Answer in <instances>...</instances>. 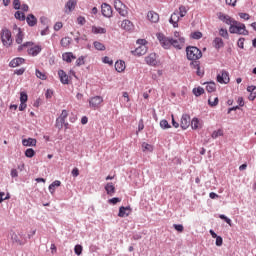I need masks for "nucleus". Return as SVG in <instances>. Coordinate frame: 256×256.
<instances>
[{
  "mask_svg": "<svg viewBox=\"0 0 256 256\" xmlns=\"http://www.w3.org/2000/svg\"><path fill=\"white\" fill-rule=\"evenodd\" d=\"M192 39H201L203 37V33L201 32H194L191 34Z\"/></svg>",
  "mask_w": 256,
  "mask_h": 256,
  "instance_id": "13d9d810",
  "label": "nucleus"
},
{
  "mask_svg": "<svg viewBox=\"0 0 256 256\" xmlns=\"http://www.w3.org/2000/svg\"><path fill=\"white\" fill-rule=\"evenodd\" d=\"M15 18L18 19V21H25V13L17 11L15 13Z\"/></svg>",
  "mask_w": 256,
  "mask_h": 256,
  "instance_id": "c03bdc74",
  "label": "nucleus"
},
{
  "mask_svg": "<svg viewBox=\"0 0 256 256\" xmlns=\"http://www.w3.org/2000/svg\"><path fill=\"white\" fill-rule=\"evenodd\" d=\"M55 187H61V181L56 180L49 185V191H50L51 195H53V193H55Z\"/></svg>",
  "mask_w": 256,
  "mask_h": 256,
  "instance_id": "7c9ffc66",
  "label": "nucleus"
},
{
  "mask_svg": "<svg viewBox=\"0 0 256 256\" xmlns=\"http://www.w3.org/2000/svg\"><path fill=\"white\" fill-rule=\"evenodd\" d=\"M13 7H14V9H16V10L21 9V1H19V0H14V1H13Z\"/></svg>",
  "mask_w": 256,
  "mask_h": 256,
  "instance_id": "680f3d73",
  "label": "nucleus"
},
{
  "mask_svg": "<svg viewBox=\"0 0 256 256\" xmlns=\"http://www.w3.org/2000/svg\"><path fill=\"white\" fill-rule=\"evenodd\" d=\"M28 53L32 55V57H37V55L41 53V46H34L28 49Z\"/></svg>",
  "mask_w": 256,
  "mask_h": 256,
  "instance_id": "a878e982",
  "label": "nucleus"
},
{
  "mask_svg": "<svg viewBox=\"0 0 256 256\" xmlns=\"http://www.w3.org/2000/svg\"><path fill=\"white\" fill-rule=\"evenodd\" d=\"M17 35L15 38V41L18 45H21V43H23V31H21V28H17Z\"/></svg>",
  "mask_w": 256,
  "mask_h": 256,
  "instance_id": "72a5a7b5",
  "label": "nucleus"
},
{
  "mask_svg": "<svg viewBox=\"0 0 256 256\" xmlns=\"http://www.w3.org/2000/svg\"><path fill=\"white\" fill-rule=\"evenodd\" d=\"M229 33L236 34V35H249V31L245 24L235 21L232 26L229 27Z\"/></svg>",
  "mask_w": 256,
  "mask_h": 256,
  "instance_id": "f03ea898",
  "label": "nucleus"
},
{
  "mask_svg": "<svg viewBox=\"0 0 256 256\" xmlns=\"http://www.w3.org/2000/svg\"><path fill=\"white\" fill-rule=\"evenodd\" d=\"M67 117H69V112H67V110H62V113L58 119H59V121L65 122Z\"/></svg>",
  "mask_w": 256,
  "mask_h": 256,
  "instance_id": "49530a36",
  "label": "nucleus"
},
{
  "mask_svg": "<svg viewBox=\"0 0 256 256\" xmlns=\"http://www.w3.org/2000/svg\"><path fill=\"white\" fill-rule=\"evenodd\" d=\"M108 203H110L111 205H117V203H121V199L120 198H111L108 200Z\"/></svg>",
  "mask_w": 256,
  "mask_h": 256,
  "instance_id": "4d7b16f0",
  "label": "nucleus"
},
{
  "mask_svg": "<svg viewBox=\"0 0 256 256\" xmlns=\"http://www.w3.org/2000/svg\"><path fill=\"white\" fill-rule=\"evenodd\" d=\"M217 82L221 83L222 85H227L230 81L231 78H229V72L227 70H221L218 75H217Z\"/></svg>",
  "mask_w": 256,
  "mask_h": 256,
  "instance_id": "423d86ee",
  "label": "nucleus"
},
{
  "mask_svg": "<svg viewBox=\"0 0 256 256\" xmlns=\"http://www.w3.org/2000/svg\"><path fill=\"white\" fill-rule=\"evenodd\" d=\"M10 237L12 243H16V245H25V243H27V239L21 238V236L13 231L10 232Z\"/></svg>",
  "mask_w": 256,
  "mask_h": 256,
  "instance_id": "1a4fd4ad",
  "label": "nucleus"
},
{
  "mask_svg": "<svg viewBox=\"0 0 256 256\" xmlns=\"http://www.w3.org/2000/svg\"><path fill=\"white\" fill-rule=\"evenodd\" d=\"M0 38L4 47H11L13 45V36L11 31L7 28H3L0 32Z\"/></svg>",
  "mask_w": 256,
  "mask_h": 256,
  "instance_id": "7ed1b4c3",
  "label": "nucleus"
},
{
  "mask_svg": "<svg viewBox=\"0 0 256 256\" xmlns=\"http://www.w3.org/2000/svg\"><path fill=\"white\" fill-rule=\"evenodd\" d=\"M77 23H78V25H85V23H87V20L85 19V17L79 16L77 18Z\"/></svg>",
  "mask_w": 256,
  "mask_h": 256,
  "instance_id": "bf43d9fd",
  "label": "nucleus"
},
{
  "mask_svg": "<svg viewBox=\"0 0 256 256\" xmlns=\"http://www.w3.org/2000/svg\"><path fill=\"white\" fill-rule=\"evenodd\" d=\"M160 127L161 129H171V125L167 120H161L160 121Z\"/></svg>",
  "mask_w": 256,
  "mask_h": 256,
  "instance_id": "a18cd8bd",
  "label": "nucleus"
},
{
  "mask_svg": "<svg viewBox=\"0 0 256 256\" xmlns=\"http://www.w3.org/2000/svg\"><path fill=\"white\" fill-rule=\"evenodd\" d=\"M186 57L188 61H199L203 57V53L195 46L186 48Z\"/></svg>",
  "mask_w": 256,
  "mask_h": 256,
  "instance_id": "f257e3e1",
  "label": "nucleus"
},
{
  "mask_svg": "<svg viewBox=\"0 0 256 256\" xmlns=\"http://www.w3.org/2000/svg\"><path fill=\"white\" fill-rule=\"evenodd\" d=\"M76 65H77V67H81V65H85V58L83 56L79 57L76 60Z\"/></svg>",
  "mask_w": 256,
  "mask_h": 256,
  "instance_id": "5fc2aeb1",
  "label": "nucleus"
},
{
  "mask_svg": "<svg viewBox=\"0 0 256 256\" xmlns=\"http://www.w3.org/2000/svg\"><path fill=\"white\" fill-rule=\"evenodd\" d=\"M105 191L110 197L115 195V185H113V182H109L105 185Z\"/></svg>",
  "mask_w": 256,
  "mask_h": 256,
  "instance_id": "6ab92c4d",
  "label": "nucleus"
},
{
  "mask_svg": "<svg viewBox=\"0 0 256 256\" xmlns=\"http://www.w3.org/2000/svg\"><path fill=\"white\" fill-rule=\"evenodd\" d=\"M23 63H25V59L20 57L14 58L13 60L10 61L9 67H13V68L19 67V65H23Z\"/></svg>",
  "mask_w": 256,
  "mask_h": 256,
  "instance_id": "aec40b11",
  "label": "nucleus"
},
{
  "mask_svg": "<svg viewBox=\"0 0 256 256\" xmlns=\"http://www.w3.org/2000/svg\"><path fill=\"white\" fill-rule=\"evenodd\" d=\"M213 45L215 49H221L222 47L225 46V43L223 42L222 38L216 37L213 41Z\"/></svg>",
  "mask_w": 256,
  "mask_h": 256,
  "instance_id": "bb28decb",
  "label": "nucleus"
},
{
  "mask_svg": "<svg viewBox=\"0 0 256 256\" xmlns=\"http://www.w3.org/2000/svg\"><path fill=\"white\" fill-rule=\"evenodd\" d=\"M173 227L176 231H178V233H183V231H185L183 224H174Z\"/></svg>",
  "mask_w": 256,
  "mask_h": 256,
  "instance_id": "3c124183",
  "label": "nucleus"
},
{
  "mask_svg": "<svg viewBox=\"0 0 256 256\" xmlns=\"http://www.w3.org/2000/svg\"><path fill=\"white\" fill-rule=\"evenodd\" d=\"M60 29H63V22H56L54 25V31H60Z\"/></svg>",
  "mask_w": 256,
  "mask_h": 256,
  "instance_id": "052dcab7",
  "label": "nucleus"
},
{
  "mask_svg": "<svg viewBox=\"0 0 256 256\" xmlns=\"http://www.w3.org/2000/svg\"><path fill=\"white\" fill-rule=\"evenodd\" d=\"M220 21H223V23H226V25H230V27L233 26L235 23V19L231 18L229 15L221 14L219 16Z\"/></svg>",
  "mask_w": 256,
  "mask_h": 256,
  "instance_id": "ddd939ff",
  "label": "nucleus"
},
{
  "mask_svg": "<svg viewBox=\"0 0 256 256\" xmlns=\"http://www.w3.org/2000/svg\"><path fill=\"white\" fill-rule=\"evenodd\" d=\"M217 89V84H215V82H208L206 85V91H208V93H213L215 92Z\"/></svg>",
  "mask_w": 256,
  "mask_h": 256,
  "instance_id": "2f4dec72",
  "label": "nucleus"
},
{
  "mask_svg": "<svg viewBox=\"0 0 256 256\" xmlns=\"http://www.w3.org/2000/svg\"><path fill=\"white\" fill-rule=\"evenodd\" d=\"M147 19L150 20L151 23H159V14L155 11H149Z\"/></svg>",
  "mask_w": 256,
  "mask_h": 256,
  "instance_id": "dca6fc26",
  "label": "nucleus"
},
{
  "mask_svg": "<svg viewBox=\"0 0 256 256\" xmlns=\"http://www.w3.org/2000/svg\"><path fill=\"white\" fill-rule=\"evenodd\" d=\"M74 253L76 255H81V253H83V246L77 244L75 247H74Z\"/></svg>",
  "mask_w": 256,
  "mask_h": 256,
  "instance_id": "8fccbe9b",
  "label": "nucleus"
},
{
  "mask_svg": "<svg viewBox=\"0 0 256 256\" xmlns=\"http://www.w3.org/2000/svg\"><path fill=\"white\" fill-rule=\"evenodd\" d=\"M115 69L118 73H123L125 71V61L120 60L115 63Z\"/></svg>",
  "mask_w": 256,
  "mask_h": 256,
  "instance_id": "b1692460",
  "label": "nucleus"
},
{
  "mask_svg": "<svg viewBox=\"0 0 256 256\" xmlns=\"http://www.w3.org/2000/svg\"><path fill=\"white\" fill-rule=\"evenodd\" d=\"M36 77L38 79H41L42 81H46L47 79V73L41 72L39 69H36Z\"/></svg>",
  "mask_w": 256,
  "mask_h": 256,
  "instance_id": "e433bc0d",
  "label": "nucleus"
},
{
  "mask_svg": "<svg viewBox=\"0 0 256 256\" xmlns=\"http://www.w3.org/2000/svg\"><path fill=\"white\" fill-rule=\"evenodd\" d=\"M58 77L63 85H69V76L67 73H65V71L59 70Z\"/></svg>",
  "mask_w": 256,
  "mask_h": 256,
  "instance_id": "4468645a",
  "label": "nucleus"
},
{
  "mask_svg": "<svg viewBox=\"0 0 256 256\" xmlns=\"http://www.w3.org/2000/svg\"><path fill=\"white\" fill-rule=\"evenodd\" d=\"M121 28L125 31H131V29H133V23L129 20H123L121 23Z\"/></svg>",
  "mask_w": 256,
  "mask_h": 256,
  "instance_id": "393cba45",
  "label": "nucleus"
},
{
  "mask_svg": "<svg viewBox=\"0 0 256 256\" xmlns=\"http://www.w3.org/2000/svg\"><path fill=\"white\" fill-rule=\"evenodd\" d=\"M63 125H65V121L59 120V118L56 119L55 127L57 129H63Z\"/></svg>",
  "mask_w": 256,
  "mask_h": 256,
  "instance_id": "603ef678",
  "label": "nucleus"
},
{
  "mask_svg": "<svg viewBox=\"0 0 256 256\" xmlns=\"http://www.w3.org/2000/svg\"><path fill=\"white\" fill-rule=\"evenodd\" d=\"M178 15L180 17H185V15H187V7H185L184 5H181L178 10Z\"/></svg>",
  "mask_w": 256,
  "mask_h": 256,
  "instance_id": "a19ab883",
  "label": "nucleus"
},
{
  "mask_svg": "<svg viewBox=\"0 0 256 256\" xmlns=\"http://www.w3.org/2000/svg\"><path fill=\"white\" fill-rule=\"evenodd\" d=\"M237 45L240 49H245V38H240L237 42Z\"/></svg>",
  "mask_w": 256,
  "mask_h": 256,
  "instance_id": "6e6d98bb",
  "label": "nucleus"
},
{
  "mask_svg": "<svg viewBox=\"0 0 256 256\" xmlns=\"http://www.w3.org/2000/svg\"><path fill=\"white\" fill-rule=\"evenodd\" d=\"M208 105H210V107H217V105H219V98L210 96L208 99Z\"/></svg>",
  "mask_w": 256,
  "mask_h": 256,
  "instance_id": "c756f323",
  "label": "nucleus"
},
{
  "mask_svg": "<svg viewBox=\"0 0 256 256\" xmlns=\"http://www.w3.org/2000/svg\"><path fill=\"white\" fill-rule=\"evenodd\" d=\"M22 145L24 147H36L37 146V139L28 138L22 140Z\"/></svg>",
  "mask_w": 256,
  "mask_h": 256,
  "instance_id": "a211bd4d",
  "label": "nucleus"
},
{
  "mask_svg": "<svg viewBox=\"0 0 256 256\" xmlns=\"http://www.w3.org/2000/svg\"><path fill=\"white\" fill-rule=\"evenodd\" d=\"M219 35H220V37H223L224 39H229V32L227 31V29L221 28L219 30Z\"/></svg>",
  "mask_w": 256,
  "mask_h": 256,
  "instance_id": "79ce46f5",
  "label": "nucleus"
},
{
  "mask_svg": "<svg viewBox=\"0 0 256 256\" xmlns=\"http://www.w3.org/2000/svg\"><path fill=\"white\" fill-rule=\"evenodd\" d=\"M16 75H23L25 73V68H20L15 70Z\"/></svg>",
  "mask_w": 256,
  "mask_h": 256,
  "instance_id": "774afa93",
  "label": "nucleus"
},
{
  "mask_svg": "<svg viewBox=\"0 0 256 256\" xmlns=\"http://www.w3.org/2000/svg\"><path fill=\"white\" fill-rule=\"evenodd\" d=\"M103 63H106L107 65H112L113 60L111 58H109L108 56H106L103 58Z\"/></svg>",
  "mask_w": 256,
  "mask_h": 256,
  "instance_id": "0e129e2a",
  "label": "nucleus"
},
{
  "mask_svg": "<svg viewBox=\"0 0 256 256\" xmlns=\"http://www.w3.org/2000/svg\"><path fill=\"white\" fill-rule=\"evenodd\" d=\"M26 21L30 27H35L37 25V18L33 14L27 16Z\"/></svg>",
  "mask_w": 256,
  "mask_h": 256,
  "instance_id": "cd10ccee",
  "label": "nucleus"
},
{
  "mask_svg": "<svg viewBox=\"0 0 256 256\" xmlns=\"http://www.w3.org/2000/svg\"><path fill=\"white\" fill-rule=\"evenodd\" d=\"M93 45H94V47H95V49L97 50V51H105V45L103 44V43H101V42H99V41H95L94 43H93Z\"/></svg>",
  "mask_w": 256,
  "mask_h": 256,
  "instance_id": "4c0bfd02",
  "label": "nucleus"
},
{
  "mask_svg": "<svg viewBox=\"0 0 256 256\" xmlns=\"http://www.w3.org/2000/svg\"><path fill=\"white\" fill-rule=\"evenodd\" d=\"M179 11H174L170 17V23L173 24V27H179Z\"/></svg>",
  "mask_w": 256,
  "mask_h": 256,
  "instance_id": "f3484780",
  "label": "nucleus"
},
{
  "mask_svg": "<svg viewBox=\"0 0 256 256\" xmlns=\"http://www.w3.org/2000/svg\"><path fill=\"white\" fill-rule=\"evenodd\" d=\"M193 93L196 97H201V95L205 93V89H203L202 87L194 88Z\"/></svg>",
  "mask_w": 256,
  "mask_h": 256,
  "instance_id": "58836bf2",
  "label": "nucleus"
},
{
  "mask_svg": "<svg viewBox=\"0 0 256 256\" xmlns=\"http://www.w3.org/2000/svg\"><path fill=\"white\" fill-rule=\"evenodd\" d=\"M63 61H66V63H71L73 59H77L75 55H73L71 52H65L62 54Z\"/></svg>",
  "mask_w": 256,
  "mask_h": 256,
  "instance_id": "4be33fe9",
  "label": "nucleus"
},
{
  "mask_svg": "<svg viewBox=\"0 0 256 256\" xmlns=\"http://www.w3.org/2000/svg\"><path fill=\"white\" fill-rule=\"evenodd\" d=\"M92 33H94V35L105 34L107 30L102 27L92 26Z\"/></svg>",
  "mask_w": 256,
  "mask_h": 256,
  "instance_id": "c85d7f7f",
  "label": "nucleus"
},
{
  "mask_svg": "<svg viewBox=\"0 0 256 256\" xmlns=\"http://www.w3.org/2000/svg\"><path fill=\"white\" fill-rule=\"evenodd\" d=\"M157 39L164 49H171L173 47V38L166 37L163 34H157Z\"/></svg>",
  "mask_w": 256,
  "mask_h": 256,
  "instance_id": "20e7f679",
  "label": "nucleus"
},
{
  "mask_svg": "<svg viewBox=\"0 0 256 256\" xmlns=\"http://www.w3.org/2000/svg\"><path fill=\"white\" fill-rule=\"evenodd\" d=\"M211 137L212 139H217V137H223V131L221 129L214 131Z\"/></svg>",
  "mask_w": 256,
  "mask_h": 256,
  "instance_id": "09e8293b",
  "label": "nucleus"
},
{
  "mask_svg": "<svg viewBox=\"0 0 256 256\" xmlns=\"http://www.w3.org/2000/svg\"><path fill=\"white\" fill-rule=\"evenodd\" d=\"M75 7H77V2L75 0H69L65 5V13H71V11L75 9Z\"/></svg>",
  "mask_w": 256,
  "mask_h": 256,
  "instance_id": "412c9836",
  "label": "nucleus"
},
{
  "mask_svg": "<svg viewBox=\"0 0 256 256\" xmlns=\"http://www.w3.org/2000/svg\"><path fill=\"white\" fill-rule=\"evenodd\" d=\"M114 7L119 15H121L122 17H127V6H125V4L121 2V0H115Z\"/></svg>",
  "mask_w": 256,
  "mask_h": 256,
  "instance_id": "0eeeda50",
  "label": "nucleus"
},
{
  "mask_svg": "<svg viewBox=\"0 0 256 256\" xmlns=\"http://www.w3.org/2000/svg\"><path fill=\"white\" fill-rule=\"evenodd\" d=\"M32 43L31 42H26L24 44H21L18 46V52L21 53V51H24V49H27V47H31Z\"/></svg>",
  "mask_w": 256,
  "mask_h": 256,
  "instance_id": "de8ad7c7",
  "label": "nucleus"
},
{
  "mask_svg": "<svg viewBox=\"0 0 256 256\" xmlns=\"http://www.w3.org/2000/svg\"><path fill=\"white\" fill-rule=\"evenodd\" d=\"M190 65H191V67H193V69L197 70L196 73H197L198 77H201L203 75V72H201V66H199L197 61L191 62Z\"/></svg>",
  "mask_w": 256,
  "mask_h": 256,
  "instance_id": "f704fd0d",
  "label": "nucleus"
},
{
  "mask_svg": "<svg viewBox=\"0 0 256 256\" xmlns=\"http://www.w3.org/2000/svg\"><path fill=\"white\" fill-rule=\"evenodd\" d=\"M142 151L145 153L149 151V153L153 152V146L147 142L142 143Z\"/></svg>",
  "mask_w": 256,
  "mask_h": 256,
  "instance_id": "c9c22d12",
  "label": "nucleus"
},
{
  "mask_svg": "<svg viewBox=\"0 0 256 256\" xmlns=\"http://www.w3.org/2000/svg\"><path fill=\"white\" fill-rule=\"evenodd\" d=\"M71 41H72L71 37H64L60 40V45L62 47L67 48L69 47V45H71Z\"/></svg>",
  "mask_w": 256,
  "mask_h": 256,
  "instance_id": "473e14b6",
  "label": "nucleus"
},
{
  "mask_svg": "<svg viewBox=\"0 0 256 256\" xmlns=\"http://www.w3.org/2000/svg\"><path fill=\"white\" fill-rule=\"evenodd\" d=\"M25 156L28 157L29 159H32V157H35V150H33L32 148H28L25 151Z\"/></svg>",
  "mask_w": 256,
  "mask_h": 256,
  "instance_id": "37998d69",
  "label": "nucleus"
},
{
  "mask_svg": "<svg viewBox=\"0 0 256 256\" xmlns=\"http://www.w3.org/2000/svg\"><path fill=\"white\" fill-rule=\"evenodd\" d=\"M102 15L104 17H113V8H111V5L107 4V3H103L102 4Z\"/></svg>",
  "mask_w": 256,
  "mask_h": 256,
  "instance_id": "9d476101",
  "label": "nucleus"
},
{
  "mask_svg": "<svg viewBox=\"0 0 256 256\" xmlns=\"http://www.w3.org/2000/svg\"><path fill=\"white\" fill-rule=\"evenodd\" d=\"M145 61H146L147 65H156L157 64V56L154 53H152L145 58Z\"/></svg>",
  "mask_w": 256,
  "mask_h": 256,
  "instance_id": "5701e85b",
  "label": "nucleus"
},
{
  "mask_svg": "<svg viewBox=\"0 0 256 256\" xmlns=\"http://www.w3.org/2000/svg\"><path fill=\"white\" fill-rule=\"evenodd\" d=\"M101 103H103V97L101 96H95L90 98L89 100V106L91 109H99L101 107Z\"/></svg>",
  "mask_w": 256,
  "mask_h": 256,
  "instance_id": "6e6552de",
  "label": "nucleus"
},
{
  "mask_svg": "<svg viewBox=\"0 0 256 256\" xmlns=\"http://www.w3.org/2000/svg\"><path fill=\"white\" fill-rule=\"evenodd\" d=\"M239 17L241 19H244L245 21H249V19L251 18V16L249 14H247V13H240Z\"/></svg>",
  "mask_w": 256,
  "mask_h": 256,
  "instance_id": "e2e57ef3",
  "label": "nucleus"
},
{
  "mask_svg": "<svg viewBox=\"0 0 256 256\" xmlns=\"http://www.w3.org/2000/svg\"><path fill=\"white\" fill-rule=\"evenodd\" d=\"M27 99H28L27 93L21 92L20 93V103H27Z\"/></svg>",
  "mask_w": 256,
  "mask_h": 256,
  "instance_id": "864d4df0",
  "label": "nucleus"
},
{
  "mask_svg": "<svg viewBox=\"0 0 256 256\" xmlns=\"http://www.w3.org/2000/svg\"><path fill=\"white\" fill-rule=\"evenodd\" d=\"M189 125H191V116L189 114L182 115L180 127L182 129H189Z\"/></svg>",
  "mask_w": 256,
  "mask_h": 256,
  "instance_id": "9b49d317",
  "label": "nucleus"
},
{
  "mask_svg": "<svg viewBox=\"0 0 256 256\" xmlns=\"http://www.w3.org/2000/svg\"><path fill=\"white\" fill-rule=\"evenodd\" d=\"M173 39V47L175 49H182L185 45V38L181 36V32H174V38Z\"/></svg>",
  "mask_w": 256,
  "mask_h": 256,
  "instance_id": "39448f33",
  "label": "nucleus"
},
{
  "mask_svg": "<svg viewBox=\"0 0 256 256\" xmlns=\"http://www.w3.org/2000/svg\"><path fill=\"white\" fill-rule=\"evenodd\" d=\"M191 127L192 129H199V127H201V123L199 122V119L193 118L191 121Z\"/></svg>",
  "mask_w": 256,
  "mask_h": 256,
  "instance_id": "ea45409f",
  "label": "nucleus"
},
{
  "mask_svg": "<svg viewBox=\"0 0 256 256\" xmlns=\"http://www.w3.org/2000/svg\"><path fill=\"white\" fill-rule=\"evenodd\" d=\"M226 5H230L231 7H235V5H237V0H226Z\"/></svg>",
  "mask_w": 256,
  "mask_h": 256,
  "instance_id": "338daca9",
  "label": "nucleus"
},
{
  "mask_svg": "<svg viewBox=\"0 0 256 256\" xmlns=\"http://www.w3.org/2000/svg\"><path fill=\"white\" fill-rule=\"evenodd\" d=\"M131 215V207L122 206L119 208L118 217H129Z\"/></svg>",
  "mask_w": 256,
  "mask_h": 256,
  "instance_id": "2eb2a0df",
  "label": "nucleus"
},
{
  "mask_svg": "<svg viewBox=\"0 0 256 256\" xmlns=\"http://www.w3.org/2000/svg\"><path fill=\"white\" fill-rule=\"evenodd\" d=\"M216 245L217 247H221V245H223V238L221 236L216 238Z\"/></svg>",
  "mask_w": 256,
  "mask_h": 256,
  "instance_id": "69168bd1",
  "label": "nucleus"
},
{
  "mask_svg": "<svg viewBox=\"0 0 256 256\" xmlns=\"http://www.w3.org/2000/svg\"><path fill=\"white\" fill-rule=\"evenodd\" d=\"M133 55L137 57H141L147 53V45H140L134 51H132Z\"/></svg>",
  "mask_w": 256,
  "mask_h": 256,
  "instance_id": "f8f14e48",
  "label": "nucleus"
}]
</instances>
